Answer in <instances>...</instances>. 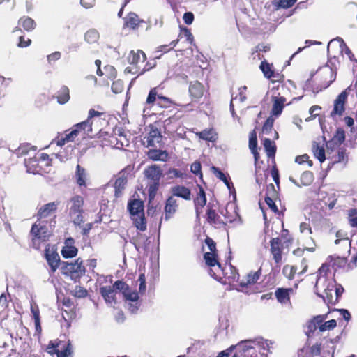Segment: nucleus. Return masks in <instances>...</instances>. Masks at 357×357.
<instances>
[{"mask_svg": "<svg viewBox=\"0 0 357 357\" xmlns=\"http://www.w3.org/2000/svg\"><path fill=\"white\" fill-rule=\"evenodd\" d=\"M58 102L59 104H65L70 99L69 89L67 86H62L57 96Z\"/></svg>", "mask_w": 357, "mask_h": 357, "instance_id": "40", "label": "nucleus"}, {"mask_svg": "<svg viewBox=\"0 0 357 357\" xmlns=\"http://www.w3.org/2000/svg\"><path fill=\"white\" fill-rule=\"evenodd\" d=\"M93 121L87 119L86 121L76 124L75 127L78 130V132L82 130L85 135L89 136L93 131Z\"/></svg>", "mask_w": 357, "mask_h": 357, "instance_id": "28", "label": "nucleus"}, {"mask_svg": "<svg viewBox=\"0 0 357 357\" xmlns=\"http://www.w3.org/2000/svg\"><path fill=\"white\" fill-rule=\"evenodd\" d=\"M126 301L137 302L139 299L138 293L135 291H131L130 288L123 294Z\"/></svg>", "mask_w": 357, "mask_h": 357, "instance_id": "47", "label": "nucleus"}, {"mask_svg": "<svg viewBox=\"0 0 357 357\" xmlns=\"http://www.w3.org/2000/svg\"><path fill=\"white\" fill-rule=\"evenodd\" d=\"M100 291L107 303L111 305L116 303V292L112 286L102 287Z\"/></svg>", "mask_w": 357, "mask_h": 357, "instance_id": "18", "label": "nucleus"}, {"mask_svg": "<svg viewBox=\"0 0 357 357\" xmlns=\"http://www.w3.org/2000/svg\"><path fill=\"white\" fill-rule=\"evenodd\" d=\"M207 220L211 224L216 223V218L218 216L215 210L208 209L206 213Z\"/></svg>", "mask_w": 357, "mask_h": 357, "instance_id": "60", "label": "nucleus"}, {"mask_svg": "<svg viewBox=\"0 0 357 357\" xmlns=\"http://www.w3.org/2000/svg\"><path fill=\"white\" fill-rule=\"evenodd\" d=\"M189 93L193 98L199 99L202 97L204 93V88L202 84L197 82H192L189 86Z\"/></svg>", "mask_w": 357, "mask_h": 357, "instance_id": "20", "label": "nucleus"}, {"mask_svg": "<svg viewBox=\"0 0 357 357\" xmlns=\"http://www.w3.org/2000/svg\"><path fill=\"white\" fill-rule=\"evenodd\" d=\"M161 140L162 135L160 132L156 128L151 126L148 137H146L147 146L155 147Z\"/></svg>", "mask_w": 357, "mask_h": 357, "instance_id": "16", "label": "nucleus"}, {"mask_svg": "<svg viewBox=\"0 0 357 357\" xmlns=\"http://www.w3.org/2000/svg\"><path fill=\"white\" fill-rule=\"evenodd\" d=\"M314 180L313 174L309 171H305L301 176V183L303 185H310Z\"/></svg>", "mask_w": 357, "mask_h": 357, "instance_id": "45", "label": "nucleus"}, {"mask_svg": "<svg viewBox=\"0 0 357 357\" xmlns=\"http://www.w3.org/2000/svg\"><path fill=\"white\" fill-rule=\"evenodd\" d=\"M158 96H159V95H158L157 93V89L156 88H153L152 89L149 95H148V97L146 98V103L147 104H152L155 101H156V99L158 98Z\"/></svg>", "mask_w": 357, "mask_h": 357, "instance_id": "56", "label": "nucleus"}, {"mask_svg": "<svg viewBox=\"0 0 357 357\" xmlns=\"http://www.w3.org/2000/svg\"><path fill=\"white\" fill-rule=\"evenodd\" d=\"M211 170L213 173L216 176L217 178H218L220 180L222 181L227 186L230 188V184L227 178V176L225 175L223 172H222L218 167H212Z\"/></svg>", "mask_w": 357, "mask_h": 357, "instance_id": "50", "label": "nucleus"}, {"mask_svg": "<svg viewBox=\"0 0 357 357\" xmlns=\"http://www.w3.org/2000/svg\"><path fill=\"white\" fill-rule=\"evenodd\" d=\"M336 237H337V239L335 241V244H340V243L344 244L345 249L349 252L350 250L351 242L350 239L347 237V234L343 233L341 231H338L336 233Z\"/></svg>", "mask_w": 357, "mask_h": 357, "instance_id": "31", "label": "nucleus"}, {"mask_svg": "<svg viewBox=\"0 0 357 357\" xmlns=\"http://www.w3.org/2000/svg\"><path fill=\"white\" fill-rule=\"evenodd\" d=\"M73 295L77 298H84L87 296V291L80 286H76L73 290Z\"/></svg>", "mask_w": 357, "mask_h": 357, "instance_id": "55", "label": "nucleus"}, {"mask_svg": "<svg viewBox=\"0 0 357 357\" xmlns=\"http://www.w3.org/2000/svg\"><path fill=\"white\" fill-rule=\"evenodd\" d=\"M261 274V269H259L255 273H250L248 274L246 277V281L241 282V286L243 287L249 284H255L259 279Z\"/></svg>", "mask_w": 357, "mask_h": 357, "instance_id": "32", "label": "nucleus"}, {"mask_svg": "<svg viewBox=\"0 0 357 357\" xmlns=\"http://www.w3.org/2000/svg\"><path fill=\"white\" fill-rule=\"evenodd\" d=\"M264 146L267 156L269 158H273L276 152V146L275 143L270 139L266 138L264 140Z\"/></svg>", "mask_w": 357, "mask_h": 357, "instance_id": "34", "label": "nucleus"}, {"mask_svg": "<svg viewBox=\"0 0 357 357\" xmlns=\"http://www.w3.org/2000/svg\"><path fill=\"white\" fill-rule=\"evenodd\" d=\"M31 234L37 239L40 241H45L50 236V231L45 225H42L40 222L33 225L31 230Z\"/></svg>", "mask_w": 357, "mask_h": 357, "instance_id": "11", "label": "nucleus"}, {"mask_svg": "<svg viewBox=\"0 0 357 357\" xmlns=\"http://www.w3.org/2000/svg\"><path fill=\"white\" fill-rule=\"evenodd\" d=\"M100 35L97 30L92 29L86 31L84 35L85 40L89 43H94L99 39Z\"/></svg>", "mask_w": 357, "mask_h": 357, "instance_id": "41", "label": "nucleus"}, {"mask_svg": "<svg viewBox=\"0 0 357 357\" xmlns=\"http://www.w3.org/2000/svg\"><path fill=\"white\" fill-rule=\"evenodd\" d=\"M296 162L300 165L305 163V162H307L309 164V166L311 167L312 165V162L309 160V156L306 154L303 155H299L296 158Z\"/></svg>", "mask_w": 357, "mask_h": 357, "instance_id": "63", "label": "nucleus"}, {"mask_svg": "<svg viewBox=\"0 0 357 357\" xmlns=\"http://www.w3.org/2000/svg\"><path fill=\"white\" fill-rule=\"evenodd\" d=\"M348 97L347 91L341 92L334 101V107L331 112V116L335 117L336 115L341 116L344 112V104Z\"/></svg>", "mask_w": 357, "mask_h": 357, "instance_id": "9", "label": "nucleus"}, {"mask_svg": "<svg viewBox=\"0 0 357 357\" xmlns=\"http://www.w3.org/2000/svg\"><path fill=\"white\" fill-rule=\"evenodd\" d=\"M275 296L280 303H286L289 300V290L278 289L275 291Z\"/></svg>", "mask_w": 357, "mask_h": 357, "instance_id": "43", "label": "nucleus"}, {"mask_svg": "<svg viewBox=\"0 0 357 357\" xmlns=\"http://www.w3.org/2000/svg\"><path fill=\"white\" fill-rule=\"evenodd\" d=\"M128 209L131 217L144 213V204L140 199H133L128 204Z\"/></svg>", "mask_w": 357, "mask_h": 357, "instance_id": "17", "label": "nucleus"}, {"mask_svg": "<svg viewBox=\"0 0 357 357\" xmlns=\"http://www.w3.org/2000/svg\"><path fill=\"white\" fill-rule=\"evenodd\" d=\"M178 204L176 198L174 196H169L165 202L164 220L168 221L177 211Z\"/></svg>", "mask_w": 357, "mask_h": 357, "instance_id": "10", "label": "nucleus"}, {"mask_svg": "<svg viewBox=\"0 0 357 357\" xmlns=\"http://www.w3.org/2000/svg\"><path fill=\"white\" fill-rule=\"evenodd\" d=\"M260 68L263 71L264 75L266 77L271 78V77H273V73L271 70V66L267 62L262 61L260 65Z\"/></svg>", "mask_w": 357, "mask_h": 357, "instance_id": "53", "label": "nucleus"}, {"mask_svg": "<svg viewBox=\"0 0 357 357\" xmlns=\"http://www.w3.org/2000/svg\"><path fill=\"white\" fill-rule=\"evenodd\" d=\"M296 0H279L278 6L282 8H288L291 7Z\"/></svg>", "mask_w": 357, "mask_h": 357, "instance_id": "59", "label": "nucleus"}, {"mask_svg": "<svg viewBox=\"0 0 357 357\" xmlns=\"http://www.w3.org/2000/svg\"><path fill=\"white\" fill-rule=\"evenodd\" d=\"M31 312L33 314V318L35 322L36 330L38 332L41 331L40 322V312L38 305L36 304L31 305Z\"/></svg>", "mask_w": 357, "mask_h": 357, "instance_id": "38", "label": "nucleus"}, {"mask_svg": "<svg viewBox=\"0 0 357 357\" xmlns=\"http://www.w3.org/2000/svg\"><path fill=\"white\" fill-rule=\"evenodd\" d=\"M329 271V265L324 264L319 269V274L317 276L315 288L318 289L322 282H326V275Z\"/></svg>", "mask_w": 357, "mask_h": 357, "instance_id": "30", "label": "nucleus"}, {"mask_svg": "<svg viewBox=\"0 0 357 357\" xmlns=\"http://www.w3.org/2000/svg\"><path fill=\"white\" fill-rule=\"evenodd\" d=\"M112 287L114 290H119L123 294L129 289V286L121 280L116 281Z\"/></svg>", "mask_w": 357, "mask_h": 357, "instance_id": "52", "label": "nucleus"}, {"mask_svg": "<svg viewBox=\"0 0 357 357\" xmlns=\"http://www.w3.org/2000/svg\"><path fill=\"white\" fill-rule=\"evenodd\" d=\"M84 199L80 195L73 196L67 203V208L70 220L74 225L81 227L84 220Z\"/></svg>", "mask_w": 357, "mask_h": 357, "instance_id": "1", "label": "nucleus"}, {"mask_svg": "<svg viewBox=\"0 0 357 357\" xmlns=\"http://www.w3.org/2000/svg\"><path fill=\"white\" fill-rule=\"evenodd\" d=\"M330 259L331 262H332V266L335 268L343 267L347 264V257H345L331 256Z\"/></svg>", "mask_w": 357, "mask_h": 357, "instance_id": "44", "label": "nucleus"}, {"mask_svg": "<svg viewBox=\"0 0 357 357\" xmlns=\"http://www.w3.org/2000/svg\"><path fill=\"white\" fill-rule=\"evenodd\" d=\"M172 196L176 197H181L185 200L191 199V191L189 188L183 185H174L171 188Z\"/></svg>", "mask_w": 357, "mask_h": 357, "instance_id": "13", "label": "nucleus"}, {"mask_svg": "<svg viewBox=\"0 0 357 357\" xmlns=\"http://www.w3.org/2000/svg\"><path fill=\"white\" fill-rule=\"evenodd\" d=\"M348 220L350 225L353 227H357V210L351 209L349 211Z\"/></svg>", "mask_w": 357, "mask_h": 357, "instance_id": "51", "label": "nucleus"}, {"mask_svg": "<svg viewBox=\"0 0 357 357\" xmlns=\"http://www.w3.org/2000/svg\"><path fill=\"white\" fill-rule=\"evenodd\" d=\"M274 119L272 117H268L263 126V132L268 134L273 126Z\"/></svg>", "mask_w": 357, "mask_h": 357, "instance_id": "57", "label": "nucleus"}, {"mask_svg": "<svg viewBox=\"0 0 357 357\" xmlns=\"http://www.w3.org/2000/svg\"><path fill=\"white\" fill-rule=\"evenodd\" d=\"M273 107L271 112L272 116H278L282 112L286 102V98L283 96H273Z\"/></svg>", "mask_w": 357, "mask_h": 357, "instance_id": "15", "label": "nucleus"}, {"mask_svg": "<svg viewBox=\"0 0 357 357\" xmlns=\"http://www.w3.org/2000/svg\"><path fill=\"white\" fill-rule=\"evenodd\" d=\"M200 139L213 142L215 140L214 132L213 130H204L197 134Z\"/></svg>", "mask_w": 357, "mask_h": 357, "instance_id": "49", "label": "nucleus"}, {"mask_svg": "<svg viewBox=\"0 0 357 357\" xmlns=\"http://www.w3.org/2000/svg\"><path fill=\"white\" fill-rule=\"evenodd\" d=\"M147 155L149 159L154 161H166L168 158L167 151L159 149H150L147 153Z\"/></svg>", "mask_w": 357, "mask_h": 357, "instance_id": "23", "label": "nucleus"}, {"mask_svg": "<svg viewBox=\"0 0 357 357\" xmlns=\"http://www.w3.org/2000/svg\"><path fill=\"white\" fill-rule=\"evenodd\" d=\"M204 259L206 264L211 267L209 274L215 279L220 278L225 270L217 259L216 252H206L204 255Z\"/></svg>", "mask_w": 357, "mask_h": 357, "instance_id": "4", "label": "nucleus"}, {"mask_svg": "<svg viewBox=\"0 0 357 357\" xmlns=\"http://www.w3.org/2000/svg\"><path fill=\"white\" fill-rule=\"evenodd\" d=\"M124 26L135 29L137 27L140 20L138 16L133 13H130L124 19Z\"/></svg>", "mask_w": 357, "mask_h": 357, "instance_id": "27", "label": "nucleus"}, {"mask_svg": "<svg viewBox=\"0 0 357 357\" xmlns=\"http://www.w3.org/2000/svg\"><path fill=\"white\" fill-rule=\"evenodd\" d=\"M127 59L128 63L131 65L135 66V67H128L125 69V72L128 73L136 74L138 73L139 70H140L139 64L141 63H144L146 60V55L141 50H137V52L130 51Z\"/></svg>", "mask_w": 357, "mask_h": 357, "instance_id": "5", "label": "nucleus"}, {"mask_svg": "<svg viewBox=\"0 0 357 357\" xmlns=\"http://www.w3.org/2000/svg\"><path fill=\"white\" fill-rule=\"evenodd\" d=\"M199 191L197 197L194 200V204L196 209V213L198 216L200 213L199 208H202L206 204V197L205 192L202 187H199Z\"/></svg>", "mask_w": 357, "mask_h": 357, "instance_id": "22", "label": "nucleus"}, {"mask_svg": "<svg viewBox=\"0 0 357 357\" xmlns=\"http://www.w3.org/2000/svg\"><path fill=\"white\" fill-rule=\"evenodd\" d=\"M19 25H21L26 31H31L36 27L34 20L29 17H22L19 20Z\"/></svg>", "mask_w": 357, "mask_h": 357, "instance_id": "33", "label": "nucleus"}, {"mask_svg": "<svg viewBox=\"0 0 357 357\" xmlns=\"http://www.w3.org/2000/svg\"><path fill=\"white\" fill-rule=\"evenodd\" d=\"M75 178L76 179L77 184L82 187H86V181L87 180V174L86 171L84 168L82 167L79 165H77L76 167V171L75 174Z\"/></svg>", "mask_w": 357, "mask_h": 357, "instance_id": "21", "label": "nucleus"}, {"mask_svg": "<svg viewBox=\"0 0 357 357\" xmlns=\"http://www.w3.org/2000/svg\"><path fill=\"white\" fill-rule=\"evenodd\" d=\"M61 254L64 258H71L77 255V249L75 246L64 245Z\"/></svg>", "mask_w": 357, "mask_h": 357, "instance_id": "42", "label": "nucleus"}, {"mask_svg": "<svg viewBox=\"0 0 357 357\" xmlns=\"http://www.w3.org/2000/svg\"><path fill=\"white\" fill-rule=\"evenodd\" d=\"M123 90V83L121 80H117L112 83V91L115 93H121Z\"/></svg>", "mask_w": 357, "mask_h": 357, "instance_id": "54", "label": "nucleus"}, {"mask_svg": "<svg viewBox=\"0 0 357 357\" xmlns=\"http://www.w3.org/2000/svg\"><path fill=\"white\" fill-rule=\"evenodd\" d=\"M145 177L149 180L148 192L149 199H153L158 190L160 180L162 176V171L160 166L152 165L147 167L144 172Z\"/></svg>", "mask_w": 357, "mask_h": 357, "instance_id": "2", "label": "nucleus"}, {"mask_svg": "<svg viewBox=\"0 0 357 357\" xmlns=\"http://www.w3.org/2000/svg\"><path fill=\"white\" fill-rule=\"evenodd\" d=\"M131 172V168L127 167L121 170L117 175V178L113 185L114 188V196L120 197L126 188L128 182V177Z\"/></svg>", "mask_w": 357, "mask_h": 357, "instance_id": "6", "label": "nucleus"}, {"mask_svg": "<svg viewBox=\"0 0 357 357\" xmlns=\"http://www.w3.org/2000/svg\"><path fill=\"white\" fill-rule=\"evenodd\" d=\"M312 151L314 155L320 162H323L326 160L325 150L322 146H319L318 144H314Z\"/></svg>", "mask_w": 357, "mask_h": 357, "instance_id": "39", "label": "nucleus"}, {"mask_svg": "<svg viewBox=\"0 0 357 357\" xmlns=\"http://www.w3.org/2000/svg\"><path fill=\"white\" fill-rule=\"evenodd\" d=\"M78 133H79L78 130L76 129V128H75V129L71 130L69 133L66 134L64 137L68 142H72L77 136Z\"/></svg>", "mask_w": 357, "mask_h": 357, "instance_id": "64", "label": "nucleus"}, {"mask_svg": "<svg viewBox=\"0 0 357 357\" xmlns=\"http://www.w3.org/2000/svg\"><path fill=\"white\" fill-rule=\"evenodd\" d=\"M135 226L141 231H145L146 229V223L145 221L144 214H141L131 217Z\"/></svg>", "mask_w": 357, "mask_h": 357, "instance_id": "36", "label": "nucleus"}, {"mask_svg": "<svg viewBox=\"0 0 357 357\" xmlns=\"http://www.w3.org/2000/svg\"><path fill=\"white\" fill-rule=\"evenodd\" d=\"M235 210V206L234 204H228L225 209L221 211V214L223 215L226 220L228 222H232L234 220L235 217L237 215Z\"/></svg>", "mask_w": 357, "mask_h": 357, "instance_id": "29", "label": "nucleus"}, {"mask_svg": "<svg viewBox=\"0 0 357 357\" xmlns=\"http://www.w3.org/2000/svg\"><path fill=\"white\" fill-rule=\"evenodd\" d=\"M177 43H178V40H173L170 43L169 45H160L158 47V52H162L164 53L167 52L170 50L173 49L176 45Z\"/></svg>", "mask_w": 357, "mask_h": 357, "instance_id": "58", "label": "nucleus"}, {"mask_svg": "<svg viewBox=\"0 0 357 357\" xmlns=\"http://www.w3.org/2000/svg\"><path fill=\"white\" fill-rule=\"evenodd\" d=\"M337 325V322L335 319H331L328 321L322 322L319 324V331L324 332L326 331H329L333 329Z\"/></svg>", "mask_w": 357, "mask_h": 357, "instance_id": "46", "label": "nucleus"}, {"mask_svg": "<svg viewBox=\"0 0 357 357\" xmlns=\"http://www.w3.org/2000/svg\"><path fill=\"white\" fill-rule=\"evenodd\" d=\"M336 44L339 45L341 52H344L346 54H347L349 56V59H351V56H353L351 51L346 45L344 40L340 37L333 39L328 43V50H329V48L331 47H332Z\"/></svg>", "mask_w": 357, "mask_h": 357, "instance_id": "26", "label": "nucleus"}, {"mask_svg": "<svg viewBox=\"0 0 357 357\" xmlns=\"http://www.w3.org/2000/svg\"><path fill=\"white\" fill-rule=\"evenodd\" d=\"M171 103L169 98L159 96H158V105L162 107H168V105Z\"/></svg>", "mask_w": 357, "mask_h": 357, "instance_id": "62", "label": "nucleus"}, {"mask_svg": "<svg viewBox=\"0 0 357 357\" xmlns=\"http://www.w3.org/2000/svg\"><path fill=\"white\" fill-rule=\"evenodd\" d=\"M252 340H244L238 343L235 346H231L230 347L231 349L233 348H237L238 349L242 351L245 353V354H250V350L255 349V348L252 346Z\"/></svg>", "mask_w": 357, "mask_h": 357, "instance_id": "35", "label": "nucleus"}, {"mask_svg": "<svg viewBox=\"0 0 357 357\" xmlns=\"http://www.w3.org/2000/svg\"><path fill=\"white\" fill-rule=\"evenodd\" d=\"M335 282L333 280H328L326 278V282H322L321 285L319 287L317 290H323L322 294L317 293V294L321 297L325 303H330L333 299V292L334 291V288L335 287Z\"/></svg>", "mask_w": 357, "mask_h": 357, "instance_id": "8", "label": "nucleus"}, {"mask_svg": "<svg viewBox=\"0 0 357 357\" xmlns=\"http://www.w3.org/2000/svg\"><path fill=\"white\" fill-rule=\"evenodd\" d=\"M337 198L335 194H332L327 200H324L325 204L328 205L329 209L333 208L336 204Z\"/></svg>", "mask_w": 357, "mask_h": 357, "instance_id": "61", "label": "nucleus"}, {"mask_svg": "<svg viewBox=\"0 0 357 357\" xmlns=\"http://www.w3.org/2000/svg\"><path fill=\"white\" fill-rule=\"evenodd\" d=\"M271 252L276 264L282 261L281 242L278 238H272L271 241Z\"/></svg>", "mask_w": 357, "mask_h": 357, "instance_id": "14", "label": "nucleus"}, {"mask_svg": "<svg viewBox=\"0 0 357 357\" xmlns=\"http://www.w3.org/2000/svg\"><path fill=\"white\" fill-rule=\"evenodd\" d=\"M47 351L52 355L56 354L57 357H68V355L71 354L70 344V343L66 344L61 342L55 344L50 342L47 347Z\"/></svg>", "mask_w": 357, "mask_h": 357, "instance_id": "7", "label": "nucleus"}, {"mask_svg": "<svg viewBox=\"0 0 357 357\" xmlns=\"http://www.w3.org/2000/svg\"><path fill=\"white\" fill-rule=\"evenodd\" d=\"M46 259L52 272H55L59 265L61 263L60 262V257L59 254L55 252L46 253Z\"/></svg>", "mask_w": 357, "mask_h": 357, "instance_id": "25", "label": "nucleus"}, {"mask_svg": "<svg viewBox=\"0 0 357 357\" xmlns=\"http://www.w3.org/2000/svg\"><path fill=\"white\" fill-rule=\"evenodd\" d=\"M326 319V315H318L310 320L306 324L305 333L307 337L312 336L317 328L319 330V324L324 322Z\"/></svg>", "mask_w": 357, "mask_h": 357, "instance_id": "12", "label": "nucleus"}, {"mask_svg": "<svg viewBox=\"0 0 357 357\" xmlns=\"http://www.w3.org/2000/svg\"><path fill=\"white\" fill-rule=\"evenodd\" d=\"M344 139H345L344 131L341 128H338L333 137L332 142L327 144V148H328L331 144H334L339 146L342 143H343Z\"/></svg>", "mask_w": 357, "mask_h": 357, "instance_id": "37", "label": "nucleus"}, {"mask_svg": "<svg viewBox=\"0 0 357 357\" xmlns=\"http://www.w3.org/2000/svg\"><path fill=\"white\" fill-rule=\"evenodd\" d=\"M61 266L63 273L70 275L71 278H79L86 272L85 267L83 266V261L80 258H78L73 263L63 261L61 263Z\"/></svg>", "mask_w": 357, "mask_h": 357, "instance_id": "3", "label": "nucleus"}, {"mask_svg": "<svg viewBox=\"0 0 357 357\" xmlns=\"http://www.w3.org/2000/svg\"><path fill=\"white\" fill-rule=\"evenodd\" d=\"M296 268L294 266L285 265L282 269L283 275L288 279H293L296 273Z\"/></svg>", "mask_w": 357, "mask_h": 357, "instance_id": "48", "label": "nucleus"}, {"mask_svg": "<svg viewBox=\"0 0 357 357\" xmlns=\"http://www.w3.org/2000/svg\"><path fill=\"white\" fill-rule=\"evenodd\" d=\"M57 202H50L41 207L38 212L39 219L45 218L54 213L57 208Z\"/></svg>", "mask_w": 357, "mask_h": 357, "instance_id": "19", "label": "nucleus"}, {"mask_svg": "<svg viewBox=\"0 0 357 357\" xmlns=\"http://www.w3.org/2000/svg\"><path fill=\"white\" fill-rule=\"evenodd\" d=\"M24 163L28 173L40 174V168L38 166V160L35 157L30 158L28 160L25 159Z\"/></svg>", "mask_w": 357, "mask_h": 357, "instance_id": "24", "label": "nucleus"}]
</instances>
